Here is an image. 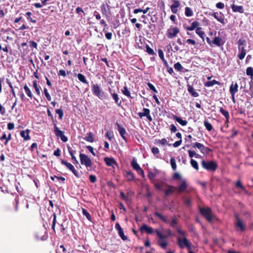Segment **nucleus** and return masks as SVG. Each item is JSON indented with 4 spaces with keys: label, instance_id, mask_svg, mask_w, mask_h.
<instances>
[{
    "label": "nucleus",
    "instance_id": "nucleus-7",
    "mask_svg": "<svg viewBox=\"0 0 253 253\" xmlns=\"http://www.w3.org/2000/svg\"><path fill=\"white\" fill-rule=\"evenodd\" d=\"M80 158L81 164L84 165L87 169L91 167L92 164L91 160L86 155L80 153Z\"/></svg>",
    "mask_w": 253,
    "mask_h": 253
},
{
    "label": "nucleus",
    "instance_id": "nucleus-40",
    "mask_svg": "<svg viewBox=\"0 0 253 253\" xmlns=\"http://www.w3.org/2000/svg\"><path fill=\"white\" fill-rule=\"evenodd\" d=\"M24 89L25 90V91L26 93L27 94V96L30 97L31 99H32L33 97V95L32 93V91L30 88L27 86V84H25L24 86Z\"/></svg>",
    "mask_w": 253,
    "mask_h": 253
},
{
    "label": "nucleus",
    "instance_id": "nucleus-62",
    "mask_svg": "<svg viewBox=\"0 0 253 253\" xmlns=\"http://www.w3.org/2000/svg\"><path fill=\"white\" fill-rule=\"evenodd\" d=\"M156 143H160L163 145H165L168 143V141L166 138H163L161 140L158 139L156 140Z\"/></svg>",
    "mask_w": 253,
    "mask_h": 253
},
{
    "label": "nucleus",
    "instance_id": "nucleus-13",
    "mask_svg": "<svg viewBox=\"0 0 253 253\" xmlns=\"http://www.w3.org/2000/svg\"><path fill=\"white\" fill-rule=\"evenodd\" d=\"M137 114L140 118L146 117L149 122H152L153 121L152 117L150 115V110L148 108H144L143 109V112H139Z\"/></svg>",
    "mask_w": 253,
    "mask_h": 253
},
{
    "label": "nucleus",
    "instance_id": "nucleus-44",
    "mask_svg": "<svg viewBox=\"0 0 253 253\" xmlns=\"http://www.w3.org/2000/svg\"><path fill=\"white\" fill-rule=\"evenodd\" d=\"M190 164L192 167L197 170H199V165L198 162L194 159H191Z\"/></svg>",
    "mask_w": 253,
    "mask_h": 253
},
{
    "label": "nucleus",
    "instance_id": "nucleus-32",
    "mask_svg": "<svg viewBox=\"0 0 253 253\" xmlns=\"http://www.w3.org/2000/svg\"><path fill=\"white\" fill-rule=\"evenodd\" d=\"M235 186L236 187L240 188L241 190H242L244 191V192L245 193V194H246L247 195H248L249 194V192L246 189L245 187L242 184L240 180H238L236 182V183H235Z\"/></svg>",
    "mask_w": 253,
    "mask_h": 253
},
{
    "label": "nucleus",
    "instance_id": "nucleus-23",
    "mask_svg": "<svg viewBox=\"0 0 253 253\" xmlns=\"http://www.w3.org/2000/svg\"><path fill=\"white\" fill-rule=\"evenodd\" d=\"M182 200L183 205L187 208H191L192 207V200L191 198L184 196L182 197Z\"/></svg>",
    "mask_w": 253,
    "mask_h": 253
},
{
    "label": "nucleus",
    "instance_id": "nucleus-1",
    "mask_svg": "<svg viewBox=\"0 0 253 253\" xmlns=\"http://www.w3.org/2000/svg\"><path fill=\"white\" fill-rule=\"evenodd\" d=\"M172 178L173 179L181 180V183L179 184L177 187V192L180 193L185 191L188 187V184L187 183L186 180L185 179H182L181 175L177 172L174 173Z\"/></svg>",
    "mask_w": 253,
    "mask_h": 253
},
{
    "label": "nucleus",
    "instance_id": "nucleus-16",
    "mask_svg": "<svg viewBox=\"0 0 253 253\" xmlns=\"http://www.w3.org/2000/svg\"><path fill=\"white\" fill-rule=\"evenodd\" d=\"M104 161L107 166L112 167L113 168H114L115 166H118L117 162L115 159L112 157H105Z\"/></svg>",
    "mask_w": 253,
    "mask_h": 253
},
{
    "label": "nucleus",
    "instance_id": "nucleus-5",
    "mask_svg": "<svg viewBox=\"0 0 253 253\" xmlns=\"http://www.w3.org/2000/svg\"><path fill=\"white\" fill-rule=\"evenodd\" d=\"M178 245L181 249L186 248L187 250L192 249V243L186 237L183 239L178 237L177 238Z\"/></svg>",
    "mask_w": 253,
    "mask_h": 253
},
{
    "label": "nucleus",
    "instance_id": "nucleus-3",
    "mask_svg": "<svg viewBox=\"0 0 253 253\" xmlns=\"http://www.w3.org/2000/svg\"><path fill=\"white\" fill-rule=\"evenodd\" d=\"M199 211L201 215L209 222H211L213 219L212 211L210 208H200Z\"/></svg>",
    "mask_w": 253,
    "mask_h": 253
},
{
    "label": "nucleus",
    "instance_id": "nucleus-39",
    "mask_svg": "<svg viewBox=\"0 0 253 253\" xmlns=\"http://www.w3.org/2000/svg\"><path fill=\"white\" fill-rule=\"evenodd\" d=\"M131 166L133 168V169L136 171H138L141 169L140 166L136 162V160H135V159H133L131 162Z\"/></svg>",
    "mask_w": 253,
    "mask_h": 253
},
{
    "label": "nucleus",
    "instance_id": "nucleus-20",
    "mask_svg": "<svg viewBox=\"0 0 253 253\" xmlns=\"http://www.w3.org/2000/svg\"><path fill=\"white\" fill-rule=\"evenodd\" d=\"M212 46L214 45H217V46L221 47L223 45L224 41L220 37H215L213 40L212 41Z\"/></svg>",
    "mask_w": 253,
    "mask_h": 253
},
{
    "label": "nucleus",
    "instance_id": "nucleus-2",
    "mask_svg": "<svg viewBox=\"0 0 253 253\" xmlns=\"http://www.w3.org/2000/svg\"><path fill=\"white\" fill-rule=\"evenodd\" d=\"M201 165L204 169L209 171H215L218 168L217 163L213 161L203 160L201 162Z\"/></svg>",
    "mask_w": 253,
    "mask_h": 253
},
{
    "label": "nucleus",
    "instance_id": "nucleus-28",
    "mask_svg": "<svg viewBox=\"0 0 253 253\" xmlns=\"http://www.w3.org/2000/svg\"><path fill=\"white\" fill-rule=\"evenodd\" d=\"M195 32L196 34H197L202 39L203 41H204L205 33L202 30V28L199 26L197 27V28L195 30Z\"/></svg>",
    "mask_w": 253,
    "mask_h": 253
},
{
    "label": "nucleus",
    "instance_id": "nucleus-31",
    "mask_svg": "<svg viewBox=\"0 0 253 253\" xmlns=\"http://www.w3.org/2000/svg\"><path fill=\"white\" fill-rule=\"evenodd\" d=\"M56 253H70L68 252L64 245H62L57 247Z\"/></svg>",
    "mask_w": 253,
    "mask_h": 253
},
{
    "label": "nucleus",
    "instance_id": "nucleus-6",
    "mask_svg": "<svg viewBox=\"0 0 253 253\" xmlns=\"http://www.w3.org/2000/svg\"><path fill=\"white\" fill-rule=\"evenodd\" d=\"M155 232L159 238V246H161L163 249H165L168 245V243L165 241L167 238V236L165 235H163L159 229H156Z\"/></svg>",
    "mask_w": 253,
    "mask_h": 253
},
{
    "label": "nucleus",
    "instance_id": "nucleus-63",
    "mask_svg": "<svg viewBox=\"0 0 253 253\" xmlns=\"http://www.w3.org/2000/svg\"><path fill=\"white\" fill-rule=\"evenodd\" d=\"M147 85L150 88V89L151 90H152V91H153L154 92H155V93H157L158 92V91L156 89L155 87L151 83H150L149 82L148 83H147Z\"/></svg>",
    "mask_w": 253,
    "mask_h": 253
},
{
    "label": "nucleus",
    "instance_id": "nucleus-57",
    "mask_svg": "<svg viewBox=\"0 0 253 253\" xmlns=\"http://www.w3.org/2000/svg\"><path fill=\"white\" fill-rule=\"evenodd\" d=\"M53 215V221H52V229H53L54 232H55V224H56V213H54Z\"/></svg>",
    "mask_w": 253,
    "mask_h": 253
},
{
    "label": "nucleus",
    "instance_id": "nucleus-21",
    "mask_svg": "<svg viewBox=\"0 0 253 253\" xmlns=\"http://www.w3.org/2000/svg\"><path fill=\"white\" fill-rule=\"evenodd\" d=\"M187 90L189 94L194 97H197L199 96L198 92L195 91V88L193 87L192 85L190 84H187Z\"/></svg>",
    "mask_w": 253,
    "mask_h": 253
},
{
    "label": "nucleus",
    "instance_id": "nucleus-48",
    "mask_svg": "<svg viewBox=\"0 0 253 253\" xmlns=\"http://www.w3.org/2000/svg\"><path fill=\"white\" fill-rule=\"evenodd\" d=\"M174 68L175 70L178 72L182 71L183 67L179 62H176L174 64Z\"/></svg>",
    "mask_w": 253,
    "mask_h": 253
},
{
    "label": "nucleus",
    "instance_id": "nucleus-43",
    "mask_svg": "<svg viewBox=\"0 0 253 253\" xmlns=\"http://www.w3.org/2000/svg\"><path fill=\"white\" fill-rule=\"evenodd\" d=\"M33 87L37 94L38 95H40V90L39 87L38 85V82L36 80H35L33 82Z\"/></svg>",
    "mask_w": 253,
    "mask_h": 253
},
{
    "label": "nucleus",
    "instance_id": "nucleus-52",
    "mask_svg": "<svg viewBox=\"0 0 253 253\" xmlns=\"http://www.w3.org/2000/svg\"><path fill=\"white\" fill-rule=\"evenodd\" d=\"M118 234L123 240L125 241L127 239V237L125 235L123 229L118 230Z\"/></svg>",
    "mask_w": 253,
    "mask_h": 253
},
{
    "label": "nucleus",
    "instance_id": "nucleus-17",
    "mask_svg": "<svg viewBox=\"0 0 253 253\" xmlns=\"http://www.w3.org/2000/svg\"><path fill=\"white\" fill-rule=\"evenodd\" d=\"M168 189L164 192L165 197H168L169 196L172 194L176 190L177 188L172 185H167Z\"/></svg>",
    "mask_w": 253,
    "mask_h": 253
},
{
    "label": "nucleus",
    "instance_id": "nucleus-49",
    "mask_svg": "<svg viewBox=\"0 0 253 253\" xmlns=\"http://www.w3.org/2000/svg\"><path fill=\"white\" fill-rule=\"evenodd\" d=\"M170 163L172 169L173 170H175L176 169L177 167L175 160L173 157L170 158Z\"/></svg>",
    "mask_w": 253,
    "mask_h": 253
},
{
    "label": "nucleus",
    "instance_id": "nucleus-33",
    "mask_svg": "<svg viewBox=\"0 0 253 253\" xmlns=\"http://www.w3.org/2000/svg\"><path fill=\"white\" fill-rule=\"evenodd\" d=\"M219 112L225 117L227 119V122L229 121L230 116L228 111L225 110L222 107H220Z\"/></svg>",
    "mask_w": 253,
    "mask_h": 253
},
{
    "label": "nucleus",
    "instance_id": "nucleus-54",
    "mask_svg": "<svg viewBox=\"0 0 253 253\" xmlns=\"http://www.w3.org/2000/svg\"><path fill=\"white\" fill-rule=\"evenodd\" d=\"M204 146V145L203 144H201L199 142H196V143H194L193 145H192V147L193 148H197L200 151H201L202 150V149H203Z\"/></svg>",
    "mask_w": 253,
    "mask_h": 253
},
{
    "label": "nucleus",
    "instance_id": "nucleus-12",
    "mask_svg": "<svg viewBox=\"0 0 253 253\" xmlns=\"http://www.w3.org/2000/svg\"><path fill=\"white\" fill-rule=\"evenodd\" d=\"M238 91V85L237 83L232 82L230 86L229 91L231 94L232 99L233 102H235V95Z\"/></svg>",
    "mask_w": 253,
    "mask_h": 253
},
{
    "label": "nucleus",
    "instance_id": "nucleus-4",
    "mask_svg": "<svg viewBox=\"0 0 253 253\" xmlns=\"http://www.w3.org/2000/svg\"><path fill=\"white\" fill-rule=\"evenodd\" d=\"M246 44V42L245 40L240 39L238 41V50L239 53L238 55V57L240 60L244 58L246 54V49L244 45Z\"/></svg>",
    "mask_w": 253,
    "mask_h": 253
},
{
    "label": "nucleus",
    "instance_id": "nucleus-51",
    "mask_svg": "<svg viewBox=\"0 0 253 253\" xmlns=\"http://www.w3.org/2000/svg\"><path fill=\"white\" fill-rule=\"evenodd\" d=\"M146 51L149 55H156V53L154 52V50L152 48H151L148 44L146 45Z\"/></svg>",
    "mask_w": 253,
    "mask_h": 253
},
{
    "label": "nucleus",
    "instance_id": "nucleus-61",
    "mask_svg": "<svg viewBox=\"0 0 253 253\" xmlns=\"http://www.w3.org/2000/svg\"><path fill=\"white\" fill-rule=\"evenodd\" d=\"M56 113L59 115V118L60 120H62L63 116V110L61 109H57L56 110Z\"/></svg>",
    "mask_w": 253,
    "mask_h": 253
},
{
    "label": "nucleus",
    "instance_id": "nucleus-9",
    "mask_svg": "<svg viewBox=\"0 0 253 253\" xmlns=\"http://www.w3.org/2000/svg\"><path fill=\"white\" fill-rule=\"evenodd\" d=\"M179 32L180 31L177 27L171 26L167 31V36L169 39H173L177 36Z\"/></svg>",
    "mask_w": 253,
    "mask_h": 253
},
{
    "label": "nucleus",
    "instance_id": "nucleus-25",
    "mask_svg": "<svg viewBox=\"0 0 253 253\" xmlns=\"http://www.w3.org/2000/svg\"><path fill=\"white\" fill-rule=\"evenodd\" d=\"M172 118L175 120L177 122H178L179 124H180L182 126H185L187 125V121L185 120H183L180 117L175 115L173 114H171Z\"/></svg>",
    "mask_w": 253,
    "mask_h": 253
},
{
    "label": "nucleus",
    "instance_id": "nucleus-60",
    "mask_svg": "<svg viewBox=\"0 0 253 253\" xmlns=\"http://www.w3.org/2000/svg\"><path fill=\"white\" fill-rule=\"evenodd\" d=\"M105 135L110 141H111L114 136L113 132L112 131H107Z\"/></svg>",
    "mask_w": 253,
    "mask_h": 253
},
{
    "label": "nucleus",
    "instance_id": "nucleus-41",
    "mask_svg": "<svg viewBox=\"0 0 253 253\" xmlns=\"http://www.w3.org/2000/svg\"><path fill=\"white\" fill-rule=\"evenodd\" d=\"M194 13L192 9L189 7L185 8V15L187 17H191L193 16Z\"/></svg>",
    "mask_w": 253,
    "mask_h": 253
},
{
    "label": "nucleus",
    "instance_id": "nucleus-34",
    "mask_svg": "<svg viewBox=\"0 0 253 253\" xmlns=\"http://www.w3.org/2000/svg\"><path fill=\"white\" fill-rule=\"evenodd\" d=\"M154 215L156 216L157 217H159L161 220H162L163 222H164L166 223H168L169 221L167 219V218L162 215L161 213L158 212H155Z\"/></svg>",
    "mask_w": 253,
    "mask_h": 253
},
{
    "label": "nucleus",
    "instance_id": "nucleus-56",
    "mask_svg": "<svg viewBox=\"0 0 253 253\" xmlns=\"http://www.w3.org/2000/svg\"><path fill=\"white\" fill-rule=\"evenodd\" d=\"M100 23L101 25H103L104 27L103 30V32H106L107 30L108 29V25L106 21L104 19H102L100 21Z\"/></svg>",
    "mask_w": 253,
    "mask_h": 253
},
{
    "label": "nucleus",
    "instance_id": "nucleus-22",
    "mask_svg": "<svg viewBox=\"0 0 253 253\" xmlns=\"http://www.w3.org/2000/svg\"><path fill=\"white\" fill-rule=\"evenodd\" d=\"M200 25V23L197 21H193L190 26H185L183 25V27L184 29L189 31H192L194 30H196V29Z\"/></svg>",
    "mask_w": 253,
    "mask_h": 253
},
{
    "label": "nucleus",
    "instance_id": "nucleus-29",
    "mask_svg": "<svg viewBox=\"0 0 253 253\" xmlns=\"http://www.w3.org/2000/svg\"><path fill=\"white\" fill-rule=\"evenodd\" d=\"M111 95L117 106L118 107L121 106L122 101L120 100L118 95L116 93L113 92V93H111Z\"/></svg>",
    "mask_w": 253,
    "mask_h": 253
},
{
    "label": "nucleus",
    "instance_id": "nucleus-35",
    "mask_svg": "<svg viewBox=\"0 0 253 253\" xmlns=\"http://www.w3.org/2000/svg\"><path fill=\"white\" fill-rule=\"evenodd\" d=\"M77 77H78L79 80L80 82H81L82 83H83L84 84H88V83L87 81V80H86L85 76L83 74L79 73V74H77Z\"/></svg>",
    "mask_w": 253,
    "mask_h": 253
},
{
    "label": "nucleus",
    "instance_id": "nucleus-36",
    "mask_svg": "<svg viewBox=\"0 0 253 253\" xmlns=\"http://www.w3.org/2000/svg\"><path fill=\"white\" fill-rule=\"evenodd\" d=\"M122 93L126 96L130 98H133V97L131 96L130 92L128 90L127 87L126 86H124L123 89H122Z\"/></svg>",
    "mask_w": 253,
    "mask_h": 253
},
{
    "label": "nucleus",
    "instance_id": "nucleus-47",
    "mask_svg": "<svg viewBox=\"0 0 253 253\" xmlns=\"http://www.w3.org/2000/svg\"><path fill=\"white\" fill-rule=\"evenodd\" d=\"M204 125L208 131H210L212 129V125L208 121L205 120L204 122Z\"/></svg>",
    "mask_w": 253,
    "mask_h": 253
},
{
    "label": "nucleus",
    "instance_id": "nucleus-46",
    "mask_svg": "<svg viewBox=\"0 0 253 253\" xmlns=\"http://www.w3.org/2000/svg\"><path fill=\"white\" fill-rule=\"evenodd\" d=\"M178 219L176 217H172V220L169 224L170 226L173 228H175L178 224Z\"/></svg>",
    "mask_w": 253,
    "mask_h": 253
},
{
    "label": "nucleus",
    "instance_id": "nucleus-53",
    "mask_svg": "<svg viewBox=\"0 0 253 253\" xmlns=\"http://www.w3.org/2000/svg\"><path fill=\"white\" fill-rule=\"evenodd\" d=\"M212 150L210 148L207 147L206 146L203 147V149L201 151V152L202 153L204 154H209L210 152H211Z\"/></svg>",
    "mask_w": 253,
    "mask_h": 253
},
{
    "label": "nucleus",
    "instance_id": "nucleus-26",
    "mask_svg": "<svg viewBox=\"0 0 253 253\" xmlns=\"http://www.w3.org/2000/svg\"><path fill=\"white\" fill-rule=\"evenodd\" d=\"M140 230L141 232L145 231L147 234H152L154 230L152 227H148L146 224H143L140 228Z\"/></svg>",
    "mask_w": 253,
    "mask_h": 253
},
{
    "label": "nucleus",
    "instance_id": "nucleus-45",
    "mask_svg": "<svg viewBox=\"0 0 253 253\" xmlns=\"http://www.w3.org/2000/svg\"><path fill=\"white\" fill-rule=\"evenodd\" d=\"M32 13L30 11H28L26 13L25 16L27 17V19L31 22H32L33 23H36V20L33 19V18L31 17Z\"/></svg>",
    "mask_w": 253,
    "mask_h": 253
},
{
    "label": "nucleus",
    "instance_id": "nucleus-24",
    "mask_svg": "<svg viewBox=\"0 0 253 253\" xmlns=\"http://www.w3.org/2000/svg\"><path fill=\"white\" fill-rule=\"evenodd\" d=\"M231 7L234 12H239L240 13H243L244 12V7L242 5H236L233 3L231 5Z\"/></svg>",
    "mask_w": 253,
    "mask_h": 253
},
{
    "label": "nucleus",
    "instance_id": "nucleus-37",
    "mask_svg": "<svg viewBox=\"0 0 253 253\" xmlns=\"http://www.w3.org/2000/svg\"><path fill=\"white\" fill-rule=\"evenodd\" d=\"M86 141L93 142L94 141L93 134L91 132L87 133V136L84 138Z\"/></svg>",
    "mask_w": 253,
    "mask_h": 253
},
{
    "label": "nucleus",
    "instance_id": "nucleus-14",
    "mask_svg": "<svg viewBox=\"0 0 253 253\" xmlns=\"http://www.w3.org/2000/svg\"><path fill=\"white\" fill-rule=\"evenodd\" d=\"M209 15L213 16L215 19L223 25L225 24L224 16L221 12H220L219 16H218V13L217 12L210 13Z\"/></svg>",
    "mask_w": 253,
    "mask_h": 253
},
{
    "label": "nucleus",
    "instance_id": "nucleus-64",
    "mask_svg": "<svg viewBox=\"0 0 253 253\" xmlns=\"http://www.w3.org/2000/svg\"><path fill=\"white\" fill-rule=\"evenodd\" d=\"M58 76H62L65 77L66 76V73L65 70H60L57 73Z\"/></svg>",
    "mask_w": 253,
    "mask_h": 253
},
{
    "label": "nucleus",
    "instance_id": "nucleus-30",
    "mask_svg": "<svg viewBox=\"0 0 253 253\" xmlns=\"http://www.w3.org/2000/svg\"><path fill=\"white\" fill-rule=\"evenodd\" d=\"M214 84L220 85V83L215 80H213L211 81H207L204 83V85L206 87H210L214 85Z\"/></svg>",
    "mask_w": 253,
    "mask_h": 253
},
{
    "label": "nucleus",
    "instance_id": "nucleus-59",
    "mask_svg": "<svg viewBox=\"0 0 253 253\" xmlns=\"http://www.w3.org/2000/svg\"><path fill=\"white\" fill-rule=\"evenodd\" d=\"M156 176V173H155L151 171L148 172V177L151 180H154V178H155Z\"/></svg>",
    "mask_w": 253,
    "mask_h": 253
},
{
    "label": "nucleus",
    "instance_id": "nucleus-55",
    "mask_svg": "<svg viewBox=\"0 0 253 253\" xmlns=\"http://www.w3.org/2000/svg\"><path fill=\"white\" fill-rule=\"evenodd\" d=\"M29 46L31 49H33V48L37 49L38 43L36 42H35L33 41H30L29 42Z\"/></svg>",
    "mask_w": 253,
    "mask_h": 253
},
{
    "label": "nucleus",
    "instance_id": "nucleus-42",
    "mask_svg": "<svg viewBox=\"0 0 253 253\" xmlns=\"http://www.w3.org/2000/svg\"><path fill=\"white\" fill-rule=\"evenodd\" d=\"M83 214L86 217V218L90 221H91V216L90 213L87 211L84 208H82Z\"/></svg>",
    "mask_w": 253,
    "mask_h": 253
},
{
    "label": "nucleus",
    "instance_id": "nucleus-38",
    "mask_svg": "<svg viewBox=\"0 0 253 253\" xmlns=\"http://www.w3.org/2000/svg\"><path fill=\"white\" fill-rule=\"evenodd\" d=\"M125 177L129 181L133 180L135 178L134 174L131 172L129 171H126Z\"/></svg>",
    "mask_w": 253,
    "mask_h": 253
},
{
    "label": "nucleus",
    "instance_id": "nucleus-58",
    "mask_svg": "<svg viewBox=\"0 0 253 253\" xmlns=\"http://www.w3.org/2000/svg\"><path fill=\"white\" fill-rule=\"evenodd\" d=\"M44 94L47 99V100L49 101H51V97L49 94V93L48 92V90L46 88H44Z\"/></svg>",
    "mask_w": 253,
    "mask_h": 253
},
{
    "label": "nucleus",
    "instance_id": "nucleus-19",
    "mask_svg": "<svg viewBox=\"0 0 253 253\" xmlns=\"http://www.w3.org/2000/svg\"><path fill=\"white\" fill-rule=\"evenodd\" d=\"M173 3L170 5V9L174 14L177 13L178 11V7L180 5V2L178 0H173Z\"/></svg>",
    "mask_w": 253,
    "mask_h": 253
},
{
    "label": "nucleus",
    "instance_id": "nucleus-10",
    "mask_svg": "<svg viewBox=\"0 0 253 253\" xmlns=\"http://www.w3.org/2000/svg\"><path fill=\"white\" fill-rule=\"evenodd\" d=\"M54 132L55 135L60 137L63 142H66L68 141L67 137L64 135L63 132L58 128L55 123H54Z\"/></svg>",
    "mask_w": 253,
    "mask_h": 253
},
{
    "label": "nucleus",
    "instance_id": "nucleus-50",
    "mask_svg": "<svg viewBox=\"0 0 253 253\" xmlns=\"http://www.w3.org/2000/svg\"><path fill=\"white\" fill-rule=\"evenodd\" d=\"M246 74L248 76H251L252 79L253 78V69L251 67H249L246 69Z\"/></svg>",
    "mask_w": 253,
    "mask_h": 253
},
{
    "label": "nucleus",
    "instance_id": "nucleus-27",
    "mask_svg": "<svg viewBox=\"0 0 253 253\" xmlns=\"http://www.w3.org/2000/svg\"><path fill=\"white\" fill-rule=\"evenodd\" d=\"M30 130L26 129L25 130H21L20 131V135L23 137L25 141H27L30 139L31 137L29 135Z\"/></svg>",
    "mask_w": 253,
    "mask_h": 253
},
{
    "label": "nucleus",
    "instance_id": "nucleus-15",
    "mask_svg": "<svg viewBox=\"0 0 253 253\" xmlns=\"http://www.w3.org/2000/svg\"><path fill=\"white\" fill-rule=\"evenodd\" d=\"M116 125L117 126V130H118L122 138L125 141H126V136L127 135V132L125 128L123 127L118 122L116 123Z\"/></svg>",
    "mask_w": 253,
    "mask_h": 253
},
{
    "label": "nucleus",
    "instance_id": "nucleus-18",
    "mask_svg": "<svg viewBox=\"0 0 253 253\" xmlns=\"http://www.w3.org/2000/svg\"><path fill=\"white\" fill-rule=\"evenodd\" d=\"M235 217L236 219V226L240 229L241 231H244L245 230V225L237 214H235Z\"/></svg>",
    "mask_w": 253,
    "mask_h": 253
},
{
    "label": "nucleus",
    "instance_id": "nucleus-8",
    "mask_svg": "<svg viewBox=\"0 0 253 253\" xmlns=\"http://www.w3.org/2000/svg\"><path fill=\"white\" fill-rule=\"evenodd\" d=\"M92 91L93 94L98 97L99 99H102V94L103 92L101 91L100 85L97 84H94L91 85Z\"/></svg>",
    "mask_w": 253,
    "mask_h": 253
},
{
    "label": "nucleus",
    "instance_id": "nucleus-11",
    "mask_svg": "<svg viewBox=\"0 0 253 253\" xmlns=\"http://www.w3.org/2000/svg\"><path fill=\"white\" fill-rule=\"evenodd\" d=\"M61 163L62 165H65L69 170H70L76 177L79 178L80 177L77 170L75 169L74 166L71 163L64 160H61Z\"/></svg>",
    "mask_w": 253,
    "mask_h": 253
}]
</instances>
